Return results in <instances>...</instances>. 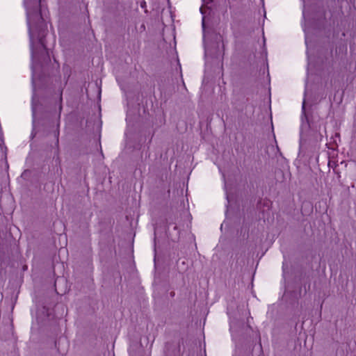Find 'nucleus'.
<instances>
[{
    "instance_id": "3",
    "label": "nucleus",
    "mask_w": 356,
    "mask_h": 356,
    "mask_svg": "<svg viewBox=\"0 0 356 356\" xmlns=\"http://www.w3.org/2000/svg\"><path fill=\"white\" fill-rule=\"evenodd\" d=\"M58 135H59L58 132L55 133V136L56 137V144L57 145L58 144Z\"/></svg>"
},
{
    "instance_id": "2",
    "label": "nucleus",
    "mask_w": 356,
    "mask_h": 356,
    "mask_svg": "<svg viewBox=\"0 0 356 356\" xmlns=\"http://www.w3.org/2000/svg\"><path fill=\"white\" fill-rule=\"evenodd\" d=\"M62 95H63V90H60L59 95H58V102H57V104L58 106L59 115L60 114L62 108H63V106H62L63 97H62Z\"/></svg>"
},
{
    "instance_id": "1",
    "label": "nucleus",
    "mask_w": 356,
    "mask_h": 356,
    "mask_svg": "<svg viewBox=\"0 0 356 356\" xmlns=\"http://www.w3.org/2000/svg\"><path fill=\"white\" fill-rule=\"evenodd\" d=\"M27 23L31 38H33V30L35 24L42 20V16L40 12L39 6L36 5L35 8H27Z\"/></svg>"
},
{
    "instance_id": "4",
    "label": "nucleus",
    "mask_w": 356,
    "mask_h": 356,
    "mask_svg": "<svg viewBox=\"0 0 356 356\" xmlns=\"http://www.w3.org/2000/svg\"><path fill=\"white\" fill-rule=\"evenodd\" d=\"M145 2L144 1V2H143V3H141V7H143H143H145Z\"/></svg>"
}]
</instances>
